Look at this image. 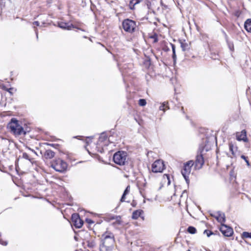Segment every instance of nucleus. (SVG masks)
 <instances>
[{
  "instance_id": "nucleus-26",
  "label": "nucleus",
  "mask_w": 251,
  "mask_h": 251,
  "mask_svg": "<svg viewBox=\"0 0 251 251\" xmlns=\"http://www.w3.org/2000/svg\"><path fill=\"white\" fill-rule=\"evenodd\" d=\"M243 238H251V232L244 231L242 234Z\"/></svg>"
},
{
  "instance_id": "nucleus-1",
  "label": "nucleus",
  "mask_w": 251,
  "mask_h": 251,
  "mask_svg": "<svg viewBox=\"0 0 251 251\" xmlns=\"http://www.w3.org/2000/svg\"><path fill=\"white\" fill-rule=\"evenodd\" d=\"M20 122L16 118H13L8 123L7 127L10 132L16 136L25 135L29 130H24V128L20 124Z\"/></svg>"
},
{
  "instance_id": "nucleus-36",
  "label": "nucleus",
  "mask_w": 251,
  "mask_h": 251,
  "mask_svg": "<svg viewBox=\"0 0 251 251\" xmlns=\"http://www.w3.org/2000/svg\"><path fill=\"white\" fill-rule=\"evenodd\" d=\"M7 91H8L11 95H12L13 93L12 91L13 90V88H10L8 89H5Z\"/></svg>"
},
{
  "instance_id": "nucleus-5",
  "label": "nucleus",
  "mask_w": 251,
  "mask_h": 251,
  "mask_svg": "<svg viewBox=\"0 0 251 251\" xmlns=\"http://www.w3.org/2000/svg\"><path fill=\"white\" fill-rule=\"evenodd\" d=\"M194 164V163L193 161H189L184 164L183 169L181 170V174L187 184H189L190 182L189 175L191 171V168Z\"/></svg>"
},
{
  "instance_id": "nucleus-16",
  "label": "nucleus",
  "mask_w": 251,
  "mask_h": 251,
  "mask_svg": "<svg viewBox=\"0 0 251 251\" xmlns=\"http://www.w3.org/2000/svg\"><path fill=\"white\" fill-rule=\"evenodd\" d=\"M54 152L50 150H47L44 154V156L46 159L52 158L54 156Z\"/></svg>"
},
{
  "instance_id": "nucleus-43",
  "label": "nucleus",
  "mask_w": 251,
  "mask_h": 251,
  "mask_svg": "<svg viewBox=\"0 0 251 251\" xmlns=\"http://www.w3.org/2000/svg\"><path fill=\"white\" fill-rule=\"evenodd\" d=\"M32 151H33V152H34V153H36V152H35V151H33V150H32Z\"/></svg>"
},
{
  "instance_id": "nucleus-4",
  "label": "nucleus",
  "mask_w": 251,
  "mask_h": 251,
  "mask_svg": "<svg viewBox=\"0 0 251 251\" xmlns=\"http://www.w3.org/2000/svg\"><path fill=\"white\" fill-rule=\"evenodd\" d=\"M51 166L57 172H63L67 170V164L63 160L58 158L52 162Z\"/></svg>"
},
{
  "instance_id": "nucleus-2",
  "label": "nucleus",
  "mask_w": 251,
  "mask_h": 251,
  "mask_svg": "<svg viewBox=\"0 0 251 251\" xmlns=\"http://www.w3.org/2000/svg\"><path fill=\"white\" fill-rule=\"evenodd\" d=\"M113 161L119 165H124L127 161V152L118 151L114 153L113 157Z\"/></svg>"
},
{
  "instance_id": "nucleus-6",
  "label": "nucleus",
  "mask_w": 251,
  "mask_h": 251,
  "mask_svg": "<svg viewBox=\"0 0 251 251\" xmlns=\"http://www.w3.org/2000/svg\"><path fill=\"white\" fill-rule=\"evenodd\" d=\"M114 241L113 234L106 231L102 235L100 245L113 246Z\"/></svg>"
},
{
  "instance_id": "nucleus-14",
  "label": "nucleus",
  "mask_w": 251,
  "mask_h": 251,
  "mask_svg": "<svg viewBox=\"0 0 251 251\" xmlns=\"http://www.w3.org/2000/svg\"><path fill=\"white\" fill-rule=\"evenodd\" d=\"M58 26L63 29L66 30H71L72 28L74 27L73 24L63 22L58 23Z\"/></svg>"
},
{
  "instance_id": "nucleus-13",
  "label": "nucleus",
  "mask_w": 251,
  "mask_h": 251,
  "mask_svg": "<svg viewBox=\"0 0 251 251\" xmlns=\"http://www.w3.org/2000/svg\"><path fill=\"white\" fill-rule=\"evenodd\" d=\"M213 216L219 222L221 223L222 224H223V223L226 221L225 214L220 211L217 212V215Z\"/></svg>"
},
{
  "instance_id": "nucleus-22",
  "label": "nucleus",
  "mask_w": 251,
  "mask_h": 251,
  "mask_svg": "<svg viewBox=\"0 0 251 251\" xmlns=\"http://www.w3.org/2000/svg\"><path fill=\"white\" fill-rule=\"evenodd\" d=\"M112 248H113V246L101 245H100V251H112Z\"/></svg>"
},
{
  "instance_id": "nucleus-39",
  "label": "nucleus",
  "mask_w": 251,
  "mask_h": 251,
  "mask_svg": "<svg viewBox=\"0 0 251 251\" xmlns=\"http://www.w3.org/2000/svg\"><path fill=\"white\" fill-rule=\"evenodd\" d=\"M35 33H36V38H37V39H38V31H37V29H36L35 30Z\"/></svg>"
},
{
  "instance_id": "nucleus-25",
  "label": "nucleus",
  "mask_w": 251,
  "mask_h": 251,
  "mask_svg": "<svg viewBox=\"0 0 251 251\" xmlns=\"http://www.w3.org/2000/svg\"><path fill=\"white\" fill-rule=\"evenodd\" d=\"M187 231L191 234H195L196 231V228L192 226H190L187 228Z\"/></svg>"
},
{
  "instance_id": "nucleus-27",
  "label": "nucleus",
  "mask_w": 251,
  "mask_h": 251,
  "mask_svg": "<svg viewBox=\"0 0 251 251\" xmlns=\"http://www.w3.org/2000/svg\"><path fill=\"white\" fill-rule=\"evenodd\" d=\"M138 103L139 105L141 106H144L146 105V104H147V102L145 99H141L139 100Z\"/></svg>"
},
{
  "instance_id": "nucleus-38",
  "label": "nucleus",
  "mask_w": 251,
  "mask_h": 251,
  "mask_svg": "<svg viewBox=\"0 0 251 251\" xmlns=\"http://www.w3.org/2000/svg\"><path fill=\"white\" fill-rule=\"evenodd\" d=\"M33 25H36V26H39L40 25V23L38 21H35L33 23Z\"/></svg>"
},
{
  "instance_id": "nucleus-23",
  "label": "nucleus",
  "mask_w": 251,
  "mask_h": 251,
  "mask_svg": "<svg viewBox=\"0 0 251 251\" xmlns=\"http://www.w3.org/2000/svg\"><path fill=\"white\" fill-rule=\"evenodd\" d=\"M170 45L172 47V51H173L172 58L173 59L174 62H175L176 61V50H175V45H174L172 43H170Z\"/></svg>"
},
{
  "instance_id": "nucleus-18",
  "label": "nucleus",
  "mask_w": 251,
  "mask_h": 251,
  "mask_svg": "<svg viewBox=\"0 0 251 251\" xmlns=\"http://www.w3.org/2000/svg\"><path fill=\"white\" fill-rule=\"evenodd\" d=\"M180 46L183 51H186L190 49V45L186 42L185 40L180 41Z\"/></svg>"
},
{
  "instance_id": "nucleus-12",
  "label": "nucleus",
  "mask_w": 251,
  "mask_h": 251,
  "mask_svg": "<svg viewBox=\"0 0 251 251\" xmlns=\"http://www.w3.org/2000/svg\"><path fill=\"white\" fill-rule=\"evenodd\" d=\"M229 149L231 152L232 156H230L231 157H235L236 156V153L237 151V147L234 145V144L230 142L229 143Z\"/></svg>"
},
{
  "instance_id": "nucleus-10",
  "label": "nucleus",
  "mask_w": 251,
  "mask_h": 251,
  "mask_svg": "<svg viewBox=\"0 0 251 251\" xmlns=\"http://www.w3.org/2000/svg\"><path fill=\"white\" fill-rule=\"evenodd\" d=\"M235 135L237 141H243L245 143L249 142V139L247 136V131L245 129H243L240 132H237Z\"/></svg>"
},
{
  "instance_id": "nucleus-11",
  "label": "nucleus",
  "mask_w": 251,
  "mask_h": 251,
  "mask_svg": "<svg viewBox=\"0 0 251 251\" xmlns=\"http://www.w3.org/2000/svg\"><path fill=\"white\" fill-rule=\"evenodd\" d=\"M201 151L200 154H198L196 156V161L195 163V167L197 169L201 168L204 164V159L203 155L201 154Z\"/></svg>"
},
{
  "instance_id": "nucleus-42",
  "label": "nucleus",
  "mask_w": 251,
  "mask_h": 251,
  "mask_svg": "<svg viewBox=\"0 0 251 251\" xmlns=\"http://www.w3.org/2000/svg\"><path fill=\"white\" fill-rule=\"evenodd\" d=\"M79 136H75V137H74V138H77Z\"/></svg>"
},
{
  "instance_id": "nucleus-29",
  "label": "nucleus",
  "mask_w": 251,
  "mask_h": 251,
  "mask_svg": "<svg viewBox=\"0 0 251 251\" xmlns=\"http://www.w3.org/2000/svg\"><path fill=\"white\" fill-rule=\"evenodd\" d=\"M203 233L206 234L208 237H210L211 235L214 234V233L212 231L208 229L205 230Z\"/></svg>"
},
{
  "instance_id": "nucleus-19",
  "label": "nucleus",
  "mask_w": 251,
  "mask_h": 251,
  "mask_svg": "<svg viewBox=\"0 0 251 251\" xmlns=\"http://www.w3.org/2000/svg\"><path fill=\"white\" fill-rule=\"evenodd\" d=\"M244 28L248 32H251V19H248L245 21Z\"/></svg>"
},
{
  "instance_id": "nucleus-30",
  "label": "nucleus",
  "mask_w": 251,
  "mask_h": 251,
  "mask_svg": "<svg viewBox=\"0 0 251 251\" xmlns=\"http://www.w3.org/2000/svg\"><path fill=\"white\" fill-rule=\"evenodd\" d=\"M121 217L120 216H113L111 218V219H116L117 220V222L119 224H121V221H120Z\"/></svg>"
},
{
  "instance_id": "nucleus-24",
  "label": "nucleus",
  "mask_w": 251,
  "mask_h": 251,
  "mask_svg": "<svg viewBox=\"0 0 251 251\" xmlns=\"http://www.w3.org/2000/svg\"><path fill=\"white\" fill-rule=\"evenodd\" d=\"M107 139V136L104 132L101 133L100 136L99 141L100 142H103L105 141Z\"/></svg>"
},
{
  "instance_id": "nucleus-33",
  "label": "nucleus",
  "mask_w": 251,
  "mask_h": 251,
  "mask_svg": "<svg viewBox=\"0 0 251 251\" xmlns=\"http://www.w3.org/2000/svg\"><path fill=\"white\" fill-rule=\"evenodd\" d=\"M0 244L3 246H6L7 245V242L4 241L1 239H0Z\"/></svg>"
},
{
  "instance_id": "nucleus-9",
  "label": "nucleus",
  "mask_w": 251,
  "mask_h": 251,
  "mask_svg": "<svg viewBox=\"0 0 251 251\" xmlns=\"http://www.w3.org/2000/svg\"><path fill=\"white\" fill-rule=\"evenodd\" d=\"M220 230L225 236L230 237L233 233L232 228L224 224H221Z\"/></svg>"
},
{
  "instance_id": "nucleus-3",
  "label": "nucleus",
  "mask_w": 251,
  "mask_h": 251,
  "mask_svg": "<svg viewBox=\"0 0 251 251\" xmlns=\"http://www.w3.org/2000/svg\"><path fill=\"white\" fill-rule=\"evenodd\" d=\"M122 27L126 32L132 33L135 31L137 25L134 21L126 19L123 20L122 22Z\"/></svg>"
},
{
  "instance_id": "nucleus-40",
  "label": "nucleus",
  "mask_w": 251,
  "mask_h": 251,
  "mask_svg": "<svg viewBox=\"0 0 251 251\" xmlns=\"http://www.w3.org/2000/svg\"><path fill=\"white\" fill-rule=\"evenodd\" d=\"M93 246H94V245H93V243H89V246L90 247H93Z\"/></svg>"
},
{
  "instance_id": "nucleus-8",
  "label": "nucleus",
  "mask_w": 251,
  "mask_h": 251,
  "mask_svg": "<svg viewBox=\"0 0 251 251\" xmlns=\"http://www.w3.org/2000/svg\"><path fill=\"white\" fill-rule=\"evenodd\" d=\"M72 221L74 226L77 228L81 227L83 226V222L80 219L79 215L77 213H74L72 215Z\"/></svg>"
},
{
  "instance_id": "nucleus-20",
  "label": "nucleus",
  "mask_w": 251,
  "mask_h": 251,
  "mask_svg": "<svg viewBox=\"0 0 251 251\" xmlns=\"http://www.w3.org/2000/svg\"><path fill=\"white\" fill-rule=\"evenodd\" d=\"M143 211L142 210H137L134 211L132 213V218L135 220L137 219L143 213Z\"/></svg>"
},
{
  "instance_id": "nucleus-28",
  "label": "nucleus",
  "mask_w": 251,
  "mask_h": 251,
  "mask_svg": "<svg viewBox=\"0 0 251 251\" xmlns=\"http://www.w3.org/2000/svg\"><path fill=\"white\" fill-rule=\"evenodd\" d=\"M241 158L243 159L244 160V161L246 162L247 165L248 166H250V163L249 162V161L248 159V157L245 156L244 155H242L241 156Z\"/></svg>"
},
{
  "instance_id": "nucleus-31",
  "label": "nucleus",
  "mask_w": 251,
  "mask_h": 251,
  "mask_svg": "<svg viewBox=\"0 0 251 251\" xmlns=\"http://www.w3.org/2000/svg\"><path fill=\"white\" fill-rule=\"evenodd\" d=\"M130 191V186H127L124 192L125 195H127L129 193Z\"/></svg>"
},
{
  "instance_id": "nucleus-15",
  "label": "nucleus",
  "mask_w": 251,
  "mask_h": 251,
  "mask_svg": "<svg viewBox=\"0 0 251 251\" xmlns=\"http://www.w3.org/2000/svg\"><path fill=\"white\" fill-rule=\"evenodd\" d=\"M223 34L224 35L225 38V39L226 40V43L227 44V46H228V47L229 49L231 51H233L234 50V45H233V43L232 42H230L228 40V36L227 35L226 33L224 30L223 31Z\"/></svg>"
},
{
  "instance_id": "nucleus-34",
  "label": "nucleus",
  "mask_w": 251,
  "mask_h": 251,
  "mask_svg": "<svg viewBox=\"0 0 251 251\" xmlns=\"http://www.w3.org/2000/svg\"><path fill=\"white\" fill-rule=\"evenodd\" d=\"M177 108H179L181 107V111L183 114H185V112L184 110V107L181 106V104H179L177 106H176Z\"/></svg>"
},
{
  "instance_id": "nucleus-7",
  "label": "nucleus",
  "mask_w": 251,
  "mask_h": 251,
  "mask_svg": "<svg viewBox=\"0 0 251 251\" xmlns=\"http://www.w3.org/2000/svg\"><path fill=\"white\" fill-rule=\"evenodd\" d=\"M165 165L163 161L157 160L152 164V171L153 173H161L164 170Z\"/></svg>"
},
{
  "instance_id": "nucleus-21",
  "label": "nucleus",
  "mask_w": 251,
  "mask_h": 251,
  "mask_svg": "<svg viewBox=\"0 0 251 251\" xmlns=\"http://www.w3.org/2000/svg\"><path fill=\"white\" fill-rule=\"evenodd\" d=\"M169 106H168V102L167 101H164L162 103L159 107V109L160 110L163 111L164 112H165L166 109H169Z\"/></svg>"
},
{
  "instance_id": "nucleus-37",
  "label": "nucleus",
  "mask_w": 251,
  "mask_h": 251,
  "mask_svg": "<svg viewBox=\"0 0 251 251\" xmlns=\"http://www.w3.org/2000/svg\"><path fill=\"white\" fill-rule=\"evenodd\" d=\"M86 221L89 224H92L94 223L93 221L91 219H87Z\"/></svg>"
},
{
  "instance_id": "nucleus-17",
  "label": "nucleus",
  "mask_w": 251,
  "mask_h": 251,
  "mask_svg": "<svg viewBox=\"0 0 251 251\" xmlns=\"http://www.w3.org/2000/svg\"><path fill=\"white\" fill-rule=\"evenodd\" d=\"M143 0H130L129 1L128 6L130 9H134L135 8V6L141 2Z\"/></svg>"
},
{
  "instance_id": "nucleus-35",
  "label": "nucleus",
  "mask_w": 251,
  "mask_h": 251,
  "mask_svg": "<svg viewBox=\"0 0 251 251\" xmlns=\"http://www.w3.org/2000/svg\"><path fill=\"white\" fill-rule=\"evenodd\" d=\"M126 195H125V194H124V193H123V195H122V197H121V200H120V201H121V202H124V201H125V198H126Z\"/></svg>"
},
{
  "instance_id": "nucleus-32",
  "label": "nucleus",
  "mask_w": 251,
  "mask_h": 251,
  "mask_svg": "<svg viewBox=\"0 0 251 251\" xmlns=\"http://www.w3.org/2000/svg\"><path fill=\"white\" fill-rule=\"evenodd\" d=\"M23 157L25 159L30 160V158L29 157L28 154L25 152H24L23 153Z\"/></svg>"
},
{
  "instance_id": "nucleus-41",
  "label": "nucleus",
  "mask_w": 251,
  "mask_h": 251,
  "mask_svg": "<svg viewBox=\"0 0 251 251\" xmlns=\"http://www.w3.org/2000/svg\"><path fill=\"white\" fill-rule=\"evenodd\" d=\"M48 145H50V146H53V144H48Z\"/></svg>"
}]
</instances>
